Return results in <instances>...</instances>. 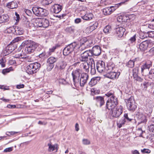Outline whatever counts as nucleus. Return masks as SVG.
Returning a JSON list of instances; mask_svg holds the SVG:
<instances>
[{"instance_id": "7", "label": "nucleus", "mask_w": 154, "mask_h": 154, "mask_svg": "<svg viewBox=\"0 0 154 154\" xmlns=\"http://www.w3.org/2000/svg\"><path fill=\"white\" fill-rule=\"evenodd\" d=\"M77 43L74 42L68 45L63 50V53L64 55H67L72 52L76 48H78Z\"/></svg>"}, {"instance_id": "41", "label": "nucleus", "mask_w": 154, "mask_h": 154, "mask_svg": "<svg viewBox=\"0 0 154 154\" xmlns=\"http://www.w3.org/2000/svg\"><path fill=\"white\" fill-rule=\"evenodd\" d=\"M53 0H42V3L44 5H48L51 3Z\"/></svg>"}, {"instance_id": "28", "label": "nucleus", "mask_w": 154, "mask_h": 154, "mask_svg": "<svg viewBox=\"0 0 154 154\" xmlns=\"http://www.w3.org/2000/svg\"><path fill=\"white\" fill-rule=\"evenodd\" d=\"M81 66L83 67L84 70L86 72H88L89 71V66L87 62H85L81 64Z\"/></svg>"}, {"instance_id": "42", "label": "nucleus", "mask_w": 154, "mask_h": 154, "mask_svg": "<svg viewBox=\"0 0 154 154\" xmlns=\"http://www.w3.org/2000/svg\"><path fill=\"white\" fill-rule=\"evenodd\" d=\"M7 48V47H6L3 50L2 52V54L3 56H5L11 53V52H9V51L10 52V51H9V50H8Z\"/></svg>"}, {"instance_id": "32", "label": "nucleus", "mask_w": 154, "mask_h": 154, "mask_svg": "<svg viewBox=\"0 0 154 154\" xmlns=\"http://www.w3.org/2000/svg\"><path fill=\"white\" fill-rule=\"evenodd\" d=\"M6 47L8 48L7 50L10 51L9 52L11 53L15 49L16 46H14L11 43Z\"/></svg>"}, {"instance_id": "44", "label": "nucleus", "mask_w": 154, "mask_h": 154, "mask_svg": "<svg viewBox=\"0 0 154 154\" xmlns=\"http://www.w3.org/2000/svg\"><path fill=\"white\" fill-rule=\"evenodd\" d=\"M54 67V65L49 63H48L47 67V70L49 71L51 70Z\"/></svg>"}, {"instance_id": "12", "label": "nucleus", "mask_w": 154, "mask_h": 154, "mask_svg": "<svg viewBox=\"0 0 154 154\" xmlns=\"http://www.w3.org/2000/svg\"><path fill=\"white\" fill-rule=\"evenodd\" d=\"M96 68L98 71L100 73H102L103 75L106 72L105 63L102 61H99L97 62Z\"/></svg>"}, {"instance_id": "15", "label": "nucleus", "mask_w": 154, "mask_h": 154, "mask_svg": "<svg viewBox=\"0 0 154 154\" xmlns=\"http://www.w3.org/2000/svg\"><path fill=\"white\" fill-rule=\"evenodd\" d=\"M90 52L92 54V56H97L100 55L101 53V49L100 46H95L93 47L92 50H89Z\"/></svg>"}, {"instance_id": "64", "label": "nucleus", "mask_w": 154, "mask_h": 154, "mask_svg": "<svg viewBox=\"0 0 154 154\" xmlns=\"http://www.w3.org/2000/svg\"><path fill=\"white\" fill-rule=\"evenodd\" d=\"M81 19L80 18H77L75 20V23L78 24L80 22H81Z\"/></svg>"}, {"instance_id": "17", "label": "nucleus", "mask_w": 154, "mask_h": 154, "mask_svg": "<svg viewBox=\"0 0 154 154\" xmlns=\"http://www.w3.org/2000/svg\"><path fill=\"white\" fill-rule=\"evenodd\" d=\"M149 41L145 40L142 42L139 45V49L142 51H144L146 50L148 47Z\"/></svg>"}, {"instance_id": "36", "label": "nucleus", "mask_w": 154, "mask_h": 154, "mask_svg": "<svg viewBox=\"0 0 154 154\" xmlns=\"http://www.w3.org/2000/svg\"><path fill=\"white\" fill-rule=\"evenodd\" d=\"M15 26H12L10 27L7 29V32L9 33L12 32L14 34L15 30Z\"/></svg>"}, {"instance_id": "27", "label": "nucleus", "mask_w": 154, "mask_h": 154, "mask_svg": "<svg viewBox=\"0 0 154 154\" xmlns=\"http://www.w3.org/2000/svg\"><path fill=\"white\" fill-rule=\"evenodd\" d=\"M9 19V16L7 15H3L0 16V23L7 22Z\"/></svg>"}, {"instance_id": "8", "label": "nucleus", "mask_w": 154, "mask_h": 154, "mask_svg": "<svg viewBox=\"0 0 154 154\" xmlns=\"http://www.w3.org/2000/svg\"><path fill=\"white\" fill-rule=\"evenodd\" d=\"M126 101L127 106L130 111L133 112L137 108V104L135 103L133 97H131Z\"/></svg>"}, {"instance_id": "60", "label": "nucleus", "mask_w": 154, "mask_h": 154, "mask_svg": "<svg viewBox=\"0 0 154 154\" xmlns=\"http://www.w3.org/2000/svg\"><path fill=\"white\" fill-rule=\"evenodd\" d=\"M151 75L152 77H154V69H151L149 72V77H150Z\"/></svg>"}, {"instance_id": "34", "label": "nucleus", "mask_w": 154, "mask_h": 154, "mask_svg": "<svg viewBox=\"0 0 154 154\" xmlns=\"http://www.w3.org/2000/svg\"><path fill=\"white\" fill-rule=\"evenodd\" d=\"M111 31V26L109 25H107L104 28L103 31L105 34H107L110 33Z\"/></svg>"}, {"instance_id": "33", "label": "nucleus", "mask_w": 154, "mask_h": 154, "mask_svg": "<svg viewBox=\"0 0 154 154\" xmlns=\"http://www.w3.org/2000/svg\"><path fill=\"white\" fill-rule=\"evenodd\" d=\"M139 69L138 67L134 68L133 70V76L134 79L137 78L138 76Z\"/></svg>"}, {"instance_id": "22", "label": "nucleus", "mask_w": 154, "mask_h": 154, "mask_svg": "<svg viewBox=\"0 0 154 154\" xmlns=\"http://www.w3.org/2000/svg\"><path fill=\"white\" fill-rule=\"evenodd\" d=\"M100 79V78L99 77L92 78L89 83V85L92 87L95 85Z\"/></svg>"}, {"instance_id": "54", "label": "nucleus", "mask_w": 154, "mask_h": 154, "mask_svg": "<svg viewBox=\"0 0 154 154\" xmlns=\"http://www.w3.org/2000/svg\"><path fill=\"white\" fill-rule=\"evenodd\" d=\"M30 23L29 21H25L24 23V26L26 28H29L30 27Z\"/></svg>"}, {"instance_id": "16", "label": "nucleus", "mask_w": 154, "mask_h": 154, "mask_svg": "<svg viewBox=\"0 0 154 154\" xmlns=\"http://www.w3.org/2000/svg\"><path fill=\"white\" fill-rule=\"evenodd\" d=\"M125 29L122 27H119L116 28V34L119 38L122 37L123 35Z\"/></svg>"}, {"instance_id": "2", "label": "nucleus", "mask_w": 154, "mask_h": 154, "mask_svg": "<svg viewBox=\"0 0 154 154\" xmlns=\"http://www.w3.org/2000/svg\"><path fill=\"white\" fill-rule=\"evenodd\" d=\"M40 66V64L38 62L30 63L26 67V72L29 74L35 73L39 70Z\"/></svg>"}, {"instance_id": "19", "label": "nucleus", "mask_w": 154, "mask_h": 154, "mask_svg": "<svg viewBox=\"0 0 154 154\" xmlns=\"http://www.w3.org/2000/svg\"><path fill=\"white\" fill-rule=\"evenodd\" d=\"M97 106L101 107L104 104L105 102L104 98L101 96H97L94 98Z\"/></svg>"}, {"instance_id": "39", "label": "nucleus", "mask_w": 154, "mask_h": 154, "mask_svg": "<svg viewBox=\"0 0 154 154\" xmlns=\"http://www.w3.org/2000/svg\"><path fill=\"white\" fill-rule=\"evenodd\" d=\"M125 121L124 119H121L117 123V126L119 128H121L122 125L125 124Z\"/></svg>"}, {"instance_id": "45", "label": "nucleus", "mask_w": 154, "mask_h": 154, "mask_svg": "<svg viewBox=\"0 0 154 154\" xmlns=\"http://www.w3.org/2000/svg\"><path fill=\"white\" fill-rule=\"evenodd\" d=\"M114 91H110L105 94V95L108 97H111L114 96Z\"/></svg>"}, {"instance_id": "5", "label": "nucleus", "mask_w": 154, "mask_h": 154, "mask_svg": "<svg viewBox=\"0 0 154 154\" xmlns=\"http://www.w3.org/2000/svg\"><path fill=\"white\" fill-rule=\"evenodd\" d=\"M129 0H125L124 1L122 2L116 4L115 6H112L110 7L106 8L103 9V13L104 15H107L111 14L119 6L124 4L125 3Z\"/></svg>"}, {"instance_id": "47", "label": "nucleus", "mask_w": 154, "mask_h": 154, "mask_svg": "<svg viewBox=\"0 0 154 154\" xmlns=\"http://www.w3.org/2000/svg\"><path fill=\"white\" fill-rule=\"evenodd\" d=\"M12 70V67H10L8 68H7L3 69L2 71V73L4 75L5 74L9 72Z\"/></svg>"}, {"instance_id": "23", "label": "nucleus", "mask_w": 154, "mask_h": 154, "mask_svg": "<svg viewBox=\"0 0 154 154\" xmlns=\"http://www.w3.org/2000/svg\"><path fill=\"white\" fill-rule=\"evenodd\" d=\"M48 151L49 152H52L54 150H56V152H57L58 146L57 144L52 145L49 143L48 144Z\"/></svg>"}, {"instance_id": "51", "label": "nucleus", "mask_w": 154, "mask_h": 154, "mask_svg": "<svg viewBox=\"0 0 154 154\" xmlns=\"http://www.w3.org/2000/svg\"><path fill=\"white\" fill-rule=\"evenodd\" d=\"M149 130V131L154 133V125L152 124L148 126Z\"/></svg>"}, {"instance_id": "1", "label": "nucleus", "mask_w": 154, "mask_h": 154, "mask_svg": "<svg viewBox=\"0 0 154 154\" xmlns=\"http://www.w3.org/2000/svg\"><path fill=\"white\" fill-rule=\"evenodd\" d=\"M22 47H25V51L28 53L33 52L38 46L36 43L27 40L23 42L21 45Z\"/></svg>"}, {"instance_id": "3", "label": "nucleus", "mask_w": 154, "mask_h": 154, "mask_svg": "<svg viewBox=\"0 0 154 154\" xmlns=\"http://www.w3.org/2000/svg\"><path fill=\"white\" fill-rule=\"evenodd\" d=\"M110 109H111V111L109 113V116L110 115V118L111 117H118L123 112V107L121 105L111 108Z\"/></svg>"}, {"instance_id": "63", "label": "nucleus", "mask_w": 154, "mask_h": 154, "mask_svg": "<svg viewBox=\"0 0 154 154\" xmlns=\"http://www.w3.org/2000/svg\"><path fill=\"white\" fill-rule=\"evenodd\" d=\"M24 85L23 84H20L17 85L16 86V88L17 89H20L21 88H24Z\"/></svg>"}, {"instance_id": "55", "label": "nucleus", "mask_w": 154, "mask_h": 154, "mask_svg": "<svg viewBox=\"0 0 154 154\" xmlns=\"http://www.w3.org/2000/svg\"><path fill=\"white\" fill-rule=\"evenodd\" d=\"M149 37L151 38L154 37V31H150L148 32Z\"/></svg>"}, {"instance_id": "21", "label": "nucleus", "mask_w": 154, "mask_h": 154, "mask_svg": "<svg viewBox=\"0 0 154 154\" xmlns=\"http://www.w3.org/2000/svg\"><path fill=\"white\" fill-rule=\"evenodd\" d=\"M117 69V68L116 67L115 65L112 62L109 63L107 64L106 68V72H110Z\"/></svg>"}, {"instance_id": "26", "label": "nucleus", "mask_w": 154, "mask_h": 154, "mask_svg": "<svg viewBox=\"0 0 154 154\" xmlns=\"http://www.w3.org/2000/svg\"><path fill=\"white\" fill-rule=\"evenodd\" d=\"M15 29L14 34L17 35H22L24 32L23 29L21 27L18 26H15Z\"/></svg>"}, {"instance_id": "14", "label": "nucleus", "mask_w": 154, "mask_h": 154, "mask_svg": "<svg viewBox=\"0 0 154 154\" xmlns=\"http://www.w3.org/2000/svg\"><path fill=\"white\" fill-rule=\"evenodd\" d=\"M88 78V76L86 73H83L82 74L81 77L79 79V84L81 86H84Z\"/></svg>"}, {"instance_id": "61", "label": "nucleus", "mask_w": 154, "mask_h": 154, "mask_svg": "<svg viewBox=\"0 0 154 154\" xmlns=\"http://www.w3.org/2000/svg\"><path fill=\"white\" fill-rule=\"evenodd\" d=\"M12 151V147H9L5 149L4 150V152H10Z\"/></svg>"}, {"instance_id": "4", "label": "nucleus", "mask_w": 154, "mask_h": 154, "mask_svg": "<svg viewBox=\"0 0 154 154\" xmlns=\"http://www.w3.org/2000/svg\"><path fill=\"white\" fill-rule=\"evenodd\" d=\"M49 24L48 20L45 18H38L35 20L34 25L37 27L46 28Z\"/></svg>"}, {"instance_id": "11", "label": "nucleus", "mask_w": 154, "mask_h": 154, "mask_svg": "<svg viewBox=\"0 0 154 154\" xmlns=\"http://www.w3.org/2000/svg\"><path fill=\"white\" fill-rule=\"evenodd\" d=\"M118 104L117 98L115 96L110 97L109 100L106 102V106L108 109H110L111 108L116 106Z\"/></svg>"}, {"instance_id": "46", "label": "nucleus", "mask_w": 154, "mask_h": 154, "mask_svg": "<svg viewBox=\"0 0 154 154\" xmlns=\"http://www.w3.org/2000/svg\"><path fill=\"white\" fill-rule=\"evenodd\" d=\"M82 143L85 145H88L90 144V142L87 139H83L82 140Z\"/></svg>"}, {"instance_id": "38", "label": "nucleus", "mask_w": 154, "mask_h": 154, "mask_svg": "<svg viewBox=\"0 0 154 154\" xmlns=\"http://www.w3.org/2000/svg\"><path fill=\"white\" fill-rule=\"evenodd\" d=\"M57 47L56 46H53L52 48H50L49 50V51L47 52V55L48 56L51 55L52 53L54 52L55 49Z\"/></svg>"}, {"instance_id": "24", "label": "nucleus", "mask_w": 154, "mask_h": 154, "mask_svg": "<svg viewBox=\"0 0 154 154\" xmlns=\"http://www.w3.org/2000/svg\"><path fill=\"white\" fill-rule=\"evenodd\" d=\"M7 7L10 9H13L17 8L18 7V5L16 1H12L9 2L7 5Z\"/></svg>"}, {"instance_id": "62", "label": "nucleus", "mask_w": 154, "mask_h": 154, "mask_svg": "<svg viewBox=\"0 0 154 154\" xmlns=\"http://www.w3.org/2000/svg\"><path fill=\"white\" fill-rule=\"evenodd\" d=\"M8 63L10 65H12L16 63L15 60L12 59H10L8 61Z\"/></svg>"}, {"instance_id": "56", "label": "nucleus", "mask_w": 154, "mask_h": 154, "mask_svg": "<svg viewBox=\"0 0 154 154\" xmlns=\"http://www.w3.org/2000/svg\"><path fill=\"white\" fill-rule=\"evenodd\" d=\"M143 85L144 86L143 89L146 90L147 87L149 86V84L148 82H145L143 83Z\"/></svg>"}, {"instance_id": "31", "label": "nucleus", "mask_w": 154, "mask_h": 154, "mask_svg": "<svg viewBox=\"0 0 154 154\" xmlns=\"http://www.w3.org/2000/svg\"><path fill=\"white\" fill-rule=\"evenodd\" d=\"M57 60V58L54 57H50L47 60L48 63L53 64Z\"/></svg>"}, {"instance_id": "58", "label": "nucleus", "mask_w": 154, "mask_h": 154, "mask_svg": "<svg viewBox=\"0 0 154 154\" xmlns=\"http://www.w3.org/2000/svg\"><path fill=\"white\" fill-rule=\"evenodd\" d=\"M47 53H45V52H43L42 53L40 54L39 55V56L40 58H42L44 57H48L49 56L47 55Z\"/></svg>"}, {"instance_id": "57", "label": "nucleus", "mask_w": 154, "mask_h": 154, "mask_svg": "<svg viewBox=\"0 0 154 154\" xmlns=\"http://www.w3.org/2000/svg\"><path fill=\"white\" fill-rule=\"evenodd\" d=\"M58 82L59 83L65 84L66 83V80L63 79H60L58 80Z\"/></svg>"}, {"instance_id": "6", "label": "nucleus", "mask_w": 154, "mask_h": 154, "mask_svg": "<svg viewBox=\"0 0 154 154\" xmlns=\"http://www.w3.org/2000/svg\"><path fill=\"white\" fill-rule=\"evenodd\" d=\"M33 13L38 16H46L48 14V11L39 7H33L32 8Z\"/></svg>"}, {"instance_id": "52", "label": "nucleus", "mask_w": 154, "mask_h": 154, "mask_svg": "<svg viewBox=\"0 0 154 154\" xmlns=\"http://www.w3.org/2000/svg\"><path fill=\"white\" fill-rule=\"evenodd\" d=\"M136 35H134L133 36L131 37L129 39V41L131 43H133L136 40Z\"/></svg>"}, {"instance_id": "10", "label": "nucleus", "mask_w": 154, "mask_h": 154, "mask_svg": "<svg viewBox=\"0 0 154 154\" xmlns=\"http://www.w3.org/2000/svg\"><path fill=\"white\" fill-rule=\"evenodd\" d=\"M120 72L117 71V70L106 72L105 74H104V75L106 77L112 79H117L120 75Z\"/></svg>"}, {"instance_id": "59", "label": "nucleus", "mask_w": 154, "mask_h": 154, "mask_svg": "<svg viewBox=\"0 0 154 154\" xmlns=\"http://www.w3.org/2000/svg\"><path fill=\"white\" fill-rule=\"evenodd\" d=\"M91 72L92 75L94 74L96 72V70L94 67H93L92 66L91 67Z\"/></svg>"}, {"instance_id": "53", "label": "nucleus", "mask_w": 154, "mask_h": 154, "mask_svg": "<svg viewBox=\"0 0 154 154\" xmlns=\"http://www.w3.org/2000/svg\"><path fill=\"white\" fill-rule=\"evenodd\" d=\"M141 152L143 153H149L151 151L149 149H144L141 150Z\"/></svg>"}, {"instance_id": "18", "label": "nucleus", "mask_w": 154, "mask_h": 154, "mask_svg": "<svg viewBox=\"0 0 154 154\" xmlns=\"http://www.w3.org/2000/svg\"><path fill=\"white\" fill-rule=\"evenodd\" d=\"M136 116L139 121L138 122L139 124L145 123L147 121V119H146V116L143 113L138 112Z\"/></svg>"}, {"instance_id": "35", "label": "nucleus", "mask_w": 154, "mask_h": 154, "mask_svg": "<svg viewBox=\"0 0 154 154\" xmlns=\"http://www.w3.org/2000/svg\"><path fill=\"white\" fill-rule=\"evenodd\" d=\"M66 65V63L64 61H63L60 63L59 67L61 70L65 68Z\"/></svg>"}, {"instance_id": "30", "label": "nucleus", "mask_w": 154, "mask_h": 154, "mask_svg": "<svg viewBox=\"0 0 154 154\" xmlns=\"http://www.w3.org/2000/svg\"><path fill=\"white\" fill-rule=\"evenodd\" d=\"M98 25V23L97 22H95L92 25L88 27L87 29H90V31H92L97 27Z\"/></svg>"}, {"instance_id": "9", "label": "nucleus", "mask_w": 154, "mask_h": 154, "mask_svg": "<svg viewBox=\"0 0 154 154\" xmlns=\"http://www.w3.org/2000/svg\"><path fill=\"white\" fill-rule=\"evenodd\" d=\"M80 71L79 69H77L73 71L72 73L73 84L75 86H78L79 85Z\"/></svg>"}, {"instance_id": "43", "label": "nucleus", "mask_w": 154, "mask_h": 154, "mask_svg": "<svg viewBox=\"0 0 154 154\" xmlns=\"http://www.w3.org/2000/svg\"><path fill=\"white\" fill-rule=\"evenodd\" d=\"M134 61L133 60H129L127 64L128 67L130 68L133 67L134 66Z\"/></svg>"}, {"instance_id": "25", "label": "nucleus", "mask_w": 154, "mask_h": 154, "mask_svg": "<svg viewBox=\"0 0 154 154\" xmlns=\"http://www.w3.org/2000/svg\"><path fill=\"white\" fill-rule=\"evenodd\" d=\"M93 17V14L91 13H89L86 14L85 15L82 16V18L85 20H90L92 19Z\"/></svg>"}, {"instance_id": "29", "label": "nucleus", "mask_w": 154, "mask_h": 154, "mask_svg": "<svg viewBox=\"0 0 154 154\" xmlns=\"http://www.w3.org/2000/svg\"><path fill=\"white\" fill-rule=\"evenodd\" d=\"M87 39L86 38H84L80 40L81 44L82 45L81 47H78L79 49L81 50H83L84 49L83 48V45H85V44L87 42Z\"/></svg>"}, {"instance_id": "49", "label": "nucleus", "mask_w": 154, "mask_h": 154, "mask_svg": "<svg viewBox=\"0 0 154 154\" xmlns=\"http://www.w3.org/2000/svg\"><path fill=\"white\" fill-rule=\"evenodd\" d=\"M21 38L19 37H17V38L14 39L12 41V42H11L12 44L14 43H15L18 42V41H20L21 40Z\"/></svg>"}, {"instance_id": "20", "label": "nucleus", "mask_w": 154, "mask_h": 154, "mask_svg": "<svg viewBox=\"0 0 154 154\" xmlns=\"http://www.w3.org/2000/svg\"><path fill=\"white\" fill-rule=\"evenodd\" d=\"M53 12L55 14L59 13L62 9V6L57 4L54 5L52 7Z\"/></svg>"}, {"instance_id": "37", "label": "nucleus", "mask_w": 154, "mask_h": 154, "mask_svg": "<svg viewBox=\"0 0 154 154\" xmlns=\"http://www.w3.org/2000/svg\"><path fill=\"white\" fill-rule=\"evenodd\" d=\"M75 30V28L73 26L67 27L66 29V32L70 33L74 32Z\"/></svg>"}, {"instance_id": "40", "label": "nucleus", "mask_w": 154, "mask_h": 154, "mask_svg": "<svg viewBox=\"0 0 154 154\" xmlns=\"http://www.w3.org/2000/svg\"><path fill=\"white\" fill-rule=\"evenodd\" d=\"M150 67V65L149 64H147L145 63L144 65H142L141 66V72H143L144 70L146 69H149Z\"/></svg>"}, {"instance_id": "13", "label": "nucleus", "mask_w": 154, "mask_h": 154, "mask_svg": "<svg viewBox=\"0 0 154 154\" xmlns=\"http://www.w3.org/2000/svg\"><path fill=\"white\" fill-rule=\"evenodd\" d=\"M92 56V54L90 52V51H86L81 54L80 60L82 61L86 62L88 60V57Z\"/></svg>"}, {"instance_id": "48", "label": "nucleus", "mask_w": 154, "mask_h": 154, "mask_svg": "<svg viewBox=\"0 0 154 154\" xmlns=\"http://www.w3.org/2000/svg\"><path fill=\"white\" fill-rule=\"evenodd\" d=\"M125 17L124 16H122V15H120L117 18V20L118 21L120 22L121 21H125V20L124 19V18Z\"/></svg>"}, {"instance_id": "50", "label": "nucleus", "mask_w": 154, "mask_h": 154, "mask_svg": "<svg viewBox=\"0 0 154 154\" xmlns=\"http://www.w3.org/2000/svg\"><path fill=\"white\" fill-rule=\"evenodd\" d=\"M129 19L131 20H134L136 18V16L134 14H130L128 16Z\"/></svg>"}]
</instances>
